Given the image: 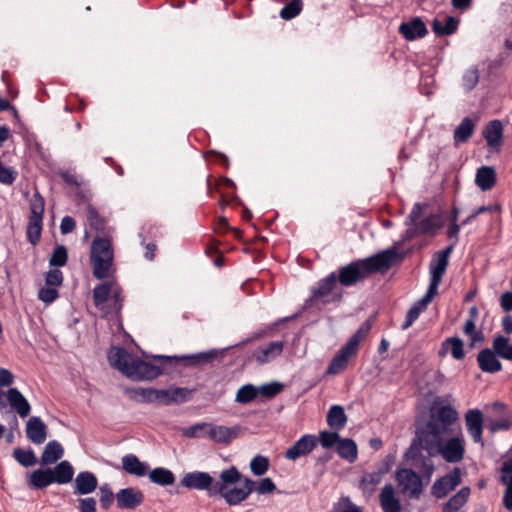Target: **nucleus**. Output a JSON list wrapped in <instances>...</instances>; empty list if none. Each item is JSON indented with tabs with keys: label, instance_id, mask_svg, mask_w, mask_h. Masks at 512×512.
Masks as SVG:
<instances>
[{
	"label": "nucleus",
	"instance_id": "nucleus-1",
	"mask_svg": "<svg viewBox=\"0 0 512 512\" xmlns=\"http://www.w3.org/2000/svg\"><path fill=\"white\" fill-rule=\"evenodd\" d=\"M458 421L457 409L447 399L436 397L430 408L428 421L422 429L417 431V439L426 449L461 430Z\"/></svg>",
	"mask_w": 512,
	"mask_h": 512
},
{
	"label": "nucleus",
	"instance_id": "nucleus-2",
	"mask_svg": "<svg viewBox=\"0 0 512 512\" xmlns=\"http://www.w3.org/2000/svg\"><path fill=\"white\" fill-rule=\"evenodd\" d=\"M400 257L395 248H390L371 257L357 260L339 269L338 280L343 286H352L371 274L389 269Z\"/></svg>",
	"mask_w": 512,
	"mask_h": 512
},
{
	"label": "nucleus",
	"instance_id": "nucleus-3",
	"mask_svg": "<svg viewBox=\"0 0 512 512\" xmlns=\"http://www.w3.org/2000/svg\"><path fill=\"white\" fill-rule=\"evenodd\" d=\"M370 329L371 320L368 319L361 324L357 331L349 338L347 343L333 357L327 368V374L337 375L346 369L349 361L356 356L360 342L368 335Z\"/></svg>",
	"mask_w": 512,
	"mask_h": 512
},
{
	"label": "nucleus",
	"instance_id": "nucleus-4",
	"mask_svg": "<svg viewBox=\"0 0 512 512\" xmlns=\"http://www.w3.org/2000/svg\"><path fill=\"white\" fill-rule=\"evenodd\" d=\"M114 260L112 243L107 238L97 237L91 243L90 262L93 275L105 279L111 275Z\"/></svg>",
	"mask_w": 512,
	"mask_h": 512
},
{
	"label": "nucleus",
	"instance_id": "nucleus-5",
	"mask_svg": "<svg viewBox=\"0 0 512 512\" xmlns=\"http://www.w3.org/2000/svg\"><path fill=\"white\" fill-rule=\"evenodd\" d=\"M430 457L440 455L448 463L460 462L465 453V439L461 430L445 440H441L425 449Z\"/></svg>",
	"mask_w": 512,
	"mask_h": 512
},
{
	"label": "nucleus",
	"instance_id": "nucleus-6",
	"mask_svg": "<svg viewBox=\"0 0 512 512\" xmlns=\"http://www.w3.org/2000/svg\"><path fill=\"white\" fill-rule=\"evenodd\" d=\"M452 251V246L447 247L446 249L437 252L431 260L430 263V274L431 280L428 287L429 292L434 295L437 294L438 287L442 281V277L447 269L449 255Z\"/></svg>",
	"mask_w": 512,
	"mask_h": 512
},
{
	"label": "nucleus",
	"instance_id": "nucleus-7",
	"mask_svg": "<svg viewBox=\"0 0 512 512\" xmlns=\"http://www.w3.org/2000/svg\"><path fill=\"white\" fill-rule=\"evenodd\" d=\"M396 480L404 494L411 498L418 497L422 491L421 477L412 469L400 468L396 472Z\"/></svg>",
	"mask_w": 512,
	"mask_h": 512
},
{
	"label": "nucleus",
	"instance_id": "nucleus-8",
	"mask_svg": "<svg viewBox=\"0 0 512 512\" xmlns=\"http://www.w3.org/2000/svg\"><path fill=\"white\" fill-rule=\"evenodd\" d=\"M461 483V470L455 467L450 473L436 480L432 486V494L441 499Z\"/></svg>",
	"mask_w": 512,
	"mask_h": 512
},
{
	"label": "nucleus",
	"instance_id": "nucleus-9",
	"mask_svg": "<svg viewBox=\"0 0 512 512\" xmlns=\"http://www.w3.org/2000/svg\"><path fill=\"white\" fill-rule=\"evenodd\" d=\"M181 485L189 489L206 490L210 495H215L212 490L214 479L206 472L195 471L185 474Z\"/></svg>",
	"mask_w": 512,
	"mask_h": 512
},
{
	"label": "nucleus",
	"instance_id": "nucleus-10",
	"mask_svg": "<svg viewBox=\"0 0 512 512\" xmlns=\"http://www.w3.org/2000/svg\"><path fill=\"white\" fill-rule=\"evenodd\" d=\"M160 374L159 367L135 357L127 377L135 381H142L155 379Z\"/></svg>",
	"mask_w": 512,
	"mask_h": 512
},
{
	"label": "nucleus",
	"instance_id": "nucleus-11",
	"mask_svg": "<svg viewBox=\"0 0 512 512\" xmlns=\"http://www.w3.org/2000/svg\"><path fill=\"white\" fill-rule=\"evenodd\" d=\"M135 356L120 347H112L108 353L110 365L126 375L131 369Z\"/></svg>",
	"mask_w": 512,
	"mask_h": 512
},
{
	"label": "nucleus",
	"instance_id": "nucleus-12",
	"mask_svg": "<svg viewBox=\"0 0 512 512\" xmlns=\"http://www.w3.org/2000/svg\"><path fill=\"white\" fill-rule=\"evenodd\" d=\"M255 482L249 478H245L243 487H228L219 492L229 505H236L245 500L249 494L254 490Z\"/></svg>",
	"mask_w": 512,
	"mask_h": 512
},
{
	"label": "nucleus",
	"instance_id": "nucleus-13",
	"mask_svg": "<svg viewBox=\"0 0 512 512\" xmlns=\"http://www.w3.org/2000/svg\"><path fill=\"white\" fill-rule=\"evenodd\" d=\"M117 506L120 509H135L142 504L144 500L143 493L136 488H124L119 490L116 495Z\"/></svg>",
	"mask_w": 512,
	"mask_h": 512
},
{
	"label": "nucleus",
	"instance_id": "nucleus-14",
	"mask_svg": "<svg viewBox=\"0 0 512 512\" xmlns=\"http://www.w3.org/2000/svg\"><path fill=\"white\" fill-rule=\"evenodd\" d=\"M467 432L476 443H482L483 414L479 409H470L465 414Z\"/></svg>",
	"mask_w": 512,
	"mask_h": 512
},
{
	"label": "nucleus",
	"instance_id": "nucleus-15",
	"mask_svg": "<svg viewBox=\"0 0 512 512\" xmlns=\"http://www.w3.org/2000/svg\"><path fill=\"white\" fill-rule=\"evenodd\" d=\"M317 440L313 435H304L297 440L285 453V457L289 460L296 459L308 455L316 446Z\"/></svg>",
	"mask_w": 512,
	"mask_h": 512
},
{
	"label": "nucleus",
	"instance_id": "nucleus-16",
	"mask_svg": "<svg viewBox=\"0 0 512 512\" xmlns=\"http://www.w3.org/2000/svg\"><path fill=\"white\" fill-rule=\"evenodd\" d=\"M207 438L218 444H229L238 435L237 427H227L209 423Z\"/></svg>",
	"mask_w": 512,
	"mask_h": 512
},
{
	"label": "nucleus",
	"instance_id": "nucleus-17",
	"mask_svg": "<svg viewBox=\"0 0 512 512\" xmlns=\"http://www.w3.org/2000/svg\"><path fill=\"white\" fill-rule=\"evenodd\" d=\"M182 389H176L171 394L167 390H156L152 388H137L134 390L135 397H140L144 401H154L162 398H167L166 403L177 401Z\"/></svg>",
	"mask_w": 512,
	"mask_h": 512
},
{
	"label": "nucleus",
	"instance_id": "nucleus-18",
	"mask_svg": "<svg viewBox=\"0 0 512 512\" xmlns=\"http://www.w3.org/2000/svg\"><path fill=\"white\" fill-rule=\"evenodd\" d=\"M10 407L21 417L26 418L31 411L27 399L17 388H9L5 393Z\"/></svg>",
	"mask_w": 512,
	"mask_h": 512
},
{
	"label": "nucleus",
	"instance_id": "nucleus-19",
	"mask_svg": "<svg viewBox=\"0 0 512 512\" xmlns=\"http://www.w3.org/2000/svg\"><path fill=\"white\" fill-rule=\"evenodd\" d=\"M98 486L97 477L89 471L78 473L74 480V494L87 495L96 490Z\"/></svg>",
	"mask_w": 512,
	"mask_h": 512
},
{
	"label": "nucleus",
	"instance_id": "nucleus-20",
	"mask_svg": "<svg viewBox=\"0 0 512 512\" xmlns=\"http://www.w3.org/2000/svg\"><path fill=\"white\" fill-rule=\"evenodd\" d=\"M487 145L495 150H499L503 143V126L499 120L489 122L482 131Z\"/></svg>",
	"mask_w": 512,
	"mask_h": 512
},
{
	"label": "nucleus",
	"instance_id": "nucleus-21",
	"mask_svg": "<svg viewBox=\"0 0 512 512\" xmlns=\"http://www.w3.org/2000/svg\"><path fill=\"white\" fill-rule=\"evenodd\" d=\"M26 436L34 444H42L47 438L46 425L38 416L31 417L26 424Z\"/></svg>",
	"mask_w": 512,
	"mask_h": 512
},
{
	"label": "nucleus",
	"instance_id": "nucleus-22",
	"mask_svg": "<svg viewBox=\"0 0 512 512\" xmlns=\"http://www.w3.org/2000/svg\"><path fill=\"white\" fill-rule=\"evenodd\" d=\"M477 362L480 369L486 373H496L502 369L498 355L490 348H485L478 353Z\"/></svg>",
	"mask_w": 512,
	"mask_h": 512
},
{
	"label": "nucleus",
	"instance_id": "nucleus-23",
	"mask_svg": "<svg viewBox=\"0 0 512 512\" xmlns=\"http://www.w3.org/2000/svg\"><path fill=\"white\" fill-rule=\"evenodd\" d=\"M399 32L405 39L412 41L416 38L424 37L428 31L425 23L419 17H416L410 22L402 23L399 27Z\"/></svg>",
	"mask_w": 512,
	"mask_h": 512
},
{
	"label": "nucleus",
	"instance_id": "nucleus-24",
	"mask_svg": "<svg viewBox=\"0 0 512 512\" xmlns=\"http://www.w3.org/2000/svg\"><path fill=\"white\" fill-rule=\"evenodd\" d=\"M501 482L506 486L503 495V506L512 512V460H506L501 468Z\"/></svg>",
	"mask_w": 512,
	"mask_h": 512
},
{
	"label": "nucleus",
	"instance_id": "nucleus-25",
	"mask_svg": "<svg viewBox=\"0 0 512 512\" xmlns=\"http://www.w3.org/2000/svg\"><path fill=\"white\" fill-rule=\"evenodd\" d=\"M459 20L452 16L441 15L434 18L432 30L438 36L453 34L458 27Z\"/></svg>",
	"mask_w": 512,
	"mask_h": 512
},
{
	"label": "nucleus",
	"instance_id": "nucleus-26",
	"mask_svg": "<svg viewBox=\"0 0 512 512\" xmlns=\"http://www.w3.org/2000/svg\"><path fill=\"white\" fill-rule=\"evenodd\" d=\"M379 500L384 512H401L400 501L395 496V490L391 484L382 488Z\"/></svg>",
	"mask_w": 512,
	"mask_h": 512
},
{
	"label": "nucleus",
	"instance_id": "nucleus-27",
	"mask_svg": "<svg viewBox=\"0 0 512 512\" xmlns=\"http://www.w3.org/2000/svg\"><path fill=\"white\" fill-rule=\"evenodd\" d=\"M434 296L433 293L427 291L426 294L409 309L406 319L402 324L403 330L408 329L414 323L421 312H423L433 300Z\"/></svg>",
	"mask_w": 512,
	"mask_h": 512
},
{
	"label": "nucleus",
	"instance_id": "nucleus-28",
	"mask_svg": "<svg viewBox=\"0 0 512 512\" xmlns=\"http://www.w3.org/2000/svg\"><path fill=\"white\" fill-rule=\"evenodd\" d=\"M387 471L388 467H381L377 471L365 474L360 481V488L363 493L368 496L372 495Z\"/></svg>",
	"mask_w": 512,
	"mask_h": 512
},
{
	"label": "nucleus",
	"instance_id": "nucleus-29",
	"mask_svg": "<svg viewBox=\"0 0 512 512\" xmlns=\"http://www.w3.org/2000/svg\"><path fill=\"white\" fill-rule=\"evenodd\" d=\"M122 468L123 470L137 477H142L148 472V465L141 462L139 458L134 454H127L122 457Z\"/></svg>",
	"mask_w": 512,
	"mask_h": 512
},
{
	"label": "nucleus",
	"instance_id": "nucleus-30",
	"mask_svg": "<svg viewBox=\"0 0 512 512\" xmlns=\"http://www.w3.org/2000/svg\"><path fill=\"white\" fill-rule=\"evenodd\" d=\"M470 496V488L463 487L444 503L442 512H464L463 508Z\"/></svg>",
	"mask_w": 512,
	"mask_h": 512
},
{
	"label": "nucleus",
	"instance_id": "nucleus-31",
	"mask_svg": "<svg viewBox=\"0 0 512 512\" xmlns=\"http://www.w3.org/2000/svg\"><path fill=\"white\" fill-rule=\"evenodd\" d=\"M282 351L283 343L281 341H275L255 351L254 357L260 364H265L278 357Z\"/></svg>",
	"mask_w": 512,
	"mask_h": 512
},
{
	"label": "nucleus",
	"instance_id": "nucleus-32",
	"mask_svg": "<svg viewBox=\"0 0 512 512\" xmlns=\"http://www.w3.org/2000/svg\"><path fill=\"white\" fill-rule=\"evenodd\" d=\"M476 185L483 191L493 188L496 183V171L491 166L480 167L475 176Z\"/></svg>",
	"mask_w": 512,
	"mask_h": 512
},
{
	"label": "nucleus",
	"instance_id": "nucleus-33",
	"mask_svg": "<svg viewBox=\"0 0 512 512\" xmlns=\"http://www.w3.org/2000/svg\"><path fill=\"white\" fill-rule=\"evenodd\" d=\"M241 479V474L236 467H230L224 470L220 474V481H214V488H212L215 495L225 490L231 485L237 483Z\"/></svg>",
	"mask_w": 512,
	"mask_h": 512
},
{
	"label": "nucleus",
	"instance_id": "nucleus-34",
	"mask_svg": "<svg viewBox=\"0 0 512 512\" xmlns=\"http://www.w3.org/2000/svg\"><path fill=\"white\" fill-rule=\"evenodd\" d=\"M54 483L67 484L72 481L74 468L67 460L61 461L51 469Z\"/></svg>",
	"mask_w": 512,
	"mask_h": 512
},
{
	"label": "nucleus",
	"instance_id": "nucleus-35",
	"mask_svg": "<svg viewBox=\"0 0 512 512\" xmlns=\"http://www.w3.org/2000/svg\"><path fill=\"white\" fill-rule=\"evenodd\" d=\"M64 450L59 442L52 440L48 442L41 455V464L50 465L56 463L62 456Z\"/></svg>",
	"mask_w": 512,
	"mask_h": 512
},
{
	"label": "nucleus",
	"instance_id": "nucleus-36",
	"mask_svg": "<svg viewBox=\"0 0 512 512\" xmlns=\"http://www.w3.org/2000/svg\"><path fill=\"white\" fill-rule=\"evenodd\" d=\"M54 483L50 468L37 469L33 471L28 480V484L35 489H42Z\"/></svg>",
	"mask_w": 512,
	"mask_h": 512
},
{
	"label": "nucleus",
	"instance_id": "nucleus-37",
	"mask_svg": "<svg viewBox=\"0 0 512 512\" xmlns=\"http://www.w3.org/2000/svg\"><path fill=\"white\" fill-rule=\"evenodd\" d=\"M450 352L456 360H461L465 356L464 343L459 337L447 338L441 346L440 355Z\"/></svg>",
	"mask_w": 512,
	"mask_h": 512
},
{
	"label": "nucleus",
	"instance_id": "nucleus-38",
	"mask_svg": "<svg viewBox=\"0 0 512 512\" xmlns=\"http://www.w3.org/2000/svg\"><path fill=\"white\" fill-rule=\"evenodd\" d=\"M492 350L498 357L512 361V344L508 337L500 334L496 335L492 342Z\"/></svg>",
	"mask_w": 512,
	"mask_h": 512
},
{
	"label": "nucleus",
	"instance_id": "nucleus-39",
	"mask_svg": "<svg viewBox=\"0 0 512 512\" xmlns=\"http://www.w3.org/2000/svg\"><path fill=\"white\" fill-rule=\"evenodd\" d=\"M425 205H422L420 203L414 204L409 216L407 217L405 224L408 226H411L409 229L406 230L403 240L409 241L413 237L419 234L417 230V221L422 213V209Z\"/></svg>",
	"mask_w": 512,
	"mask_h": 512
},
{
	"label": "nucleus",
	"instance_id": "nucleus-40",
	"mask_svg": "<svg viewBox=\"0 0 512 512\" xmlns=\"http://www.w3.org/2000/svg\"><path fill=\"white\" fill-rule=\"evenodd\" d=\"M347 422V416L342 406L333 405L328 411L327 414V423L328 425L335 430L342 429Z\"/></svg>",
	"mask_w": 512,
	"mask_h": 512
},
{
	"label": "nucleus",
	"instance_id": "nucleus-41",
	"mask_svg": "<svg viewBox=\"0 0 512 512\" xmlns=\"http://www.w3.org/2000/svg\"><path fill=\"white\" fill-rule=\"evenodd\" d=\"M443 225L441 216L432 214L421 221H417V230L419 234H434Z\"/></svg>",
	"mask_w": 512,
	"mask_h": 512
},
{
	"label": "nucleus",
	"instance_id": "nucleus-42",
	"mask_svg": "<svg viewBox=\"0 0 512 512\" xmlns=\"http://www.w3.org/2000/svg\"><path fill=\"white\" fill-rule=\"evenodd\" d=\"M218 355L216 350L200 352L192 355H183L179 357L181 361H185L190 366H200L212 362Z\"/></svg>",
	"mask_w": 512,
	"mask_h": 512
},
{
	"label": "nucleus",
	"instance_id": "nucleus-43",
	"mask_svg": "<svg viewBox=\"0 0 512 512\" xmlns=\"http://www.w3.org/2000/svg\"><path fill=\"white\" fill-rule=\"evenodd\" d=\"M475 130V123L469 117H465L454 131V140L458 143L467 142Z\"/></svg>",
	"mask_w": 512,
	"mask_h": 512
},
{
	"label": "nucleus",
	"instance_id": "nucleus-44",
	"mask_svg": "<svg viewBox=\"0 0 512 512\" xmlns=\"http://www.w3.org/2000/svg\"><path fill=\"white\" fill-rule=\"evenodd\" d=\"M337 452L339 456L349 462L357 459V445L352 439H340L337 444Z\"/></svg>",
	"mask_w": 512,
	"mask_h": 512
},
{
	"label": "nucleus",
	"instance_id": "nucleus-45",
	"mask_svg": "<svg viewBox=\"0 0 512 512\" xmlns=\"http://www.w3.org/2000/svg\"><path fill=\"white\" fill-rule=\"evenodd\" d=\"M148 477L151 482L161 486L172 485L175 482L174 474L170 470L161 467L151 470Z\"/></svg>",
	"mask_w": 512,
	"mask_h": 512
},
{
	"label": "nucleus",
	"instance_id": "nucleus-46",
	"mask_svg": "<svg viewBox=\"0 0 512 512\" xmlns=\"http://www.w3.org/2000/svg\"><path fill=\"white\" fill-rule=\"evenodd\" d=\"M336 281L335 273L329 274L318 283V286L313 290V296L315 298L327 296L334 289Z\"/></svg>",
	"mask_w": 512,
	"mask_h": 512
},
{
	"label": "nucleus",
	"instance_id": "nucleus-47",
	"mask_svg": "<svg viewBox=\"0 0 512 512\" xmlns=\"http://www.w3.org/2000/svg\"><path fill=\"white\" fill-rule=\"evenodd\" d=\"M257 398V387L252 384L241 386L235 396V401L239 404H248Z\"/></svg>",
	"mask_w": 512,
	"mask_h": 512
},
{
	"label": "nucleus",
	"instance_id": "nucleus-48",
	"mask_svg": "<svg viewBox=\"0 0 512 512\" xmlns=\"http://www.w3.org/2000/svg\"><path fill=\"white\" fill-rule=\"evenodd\" d=\"M463 333L469 337L470 346L474 347L476 344L484 341V334L482 331L476 329L475 322L466 320L463 326Z\"/></svg>",
	"mask_w": 512,
	"mask_h": 512
},
{
	"label": "nucleus",
	"instance_id": "nucleus-49",
	"mask_svg": "<svg viewBox=\"0 0 512 512\" xmlns=\"http://www.w3.org/2000/svg\"><path fill=\"white\" fill-rule=\"evenodd\" d=\"M42 220L43 219L29 218L27 225V238L33 245L37 244L40 240L42 231Z\"/></svg>",
	"mask_w": 512,
	"mask_h": 512
},
{
	"label": "nucleus",
	"instance_id": "nucleus-50",
	"mask_svg": "<svg viewBox=\"0 0 512 512\" xmlns=\"http://www.w3.org/2000/svg\"><path fill=\"white\" fill-rule=\"evenodd\" d=\"M207 426H209L207 422L197 423L193 426L183 428L181 433L187 438H207Z\"/></svg>",
	"mask_w": 512,
	"mask_h": 512
},
{
	"label": "nucleus",
	"instance_id": "nucleus-51",
	"mask_svg": "<svg viewBox=\"0 0 512 512\" xmlns=\"http://www.w3.org/2000/svg\"><path fill=\"white\" fill-rule=\"evenodd\" d=\"M302 0H291L280 11V16L284 20H290L296 17L302 11Z\"/></svg>",
	"mask_w": 512,
	"mask_h": 512
},
{
	"label": "nucleus",
	"instance_id": "nucleus-52",
	"mask_svg": "<svg viewBox=\"0 0 512 512\" xmlns=\"http://www.w3.org/2000/svg\"><path fill=\"white\" fill-rule=\"evenodd\" d=\"M44 209V198L38 192H36L30 202L31 215L29 218L43 219Z\"/></svg>",
	"mask_w": 512,
	"mask_h": 512
},
{
	"label": "nucleus",
	"instance_id": "nucleus-53",
	"mask_svg": "<svg viewBox=\"0 0 512 512\" xmlns=\"http://www.w3.org/2000/svg\"><path fill=\"white\" fill-rule=\"evenodd\" d=\"M479 81V72L476 67L467 69L462 76V87L465 91H471Z\"/></svg>",
	"mask_w": 512,
	"mask_h": 512
},
{
	"label": "nucleus",
	"instance_id": "nucleus-54",
	"mask_svg": "<svg viewBox=\"0 0 512 512\" xmlns=\"http://www.w3.org/2000/svg\"><path fill=\"white\" fill-rule=\"evenodd\" d=\"M13 456L24 467H30L36 464V457L32 450L17 448L14 450Z\"/></svg>",
	"mask_w": 512,
	"mask_h": 512
},
{
	"label": "nucleus",
	"instance_id": "nucleus-55",
	"mask_svg": "<svg viewBox=\"0 0 512 512\" xmlns=\"http://www.w3.org/2000/svg\"><path fill=\"white\" fill-rule=\"evenodd\" d=\"M68 260L67 249L63 245L57 246L49 260V264L54 267H62L65 266Z\"/></svg>",
	"mask_w": 512,
	"mask_h": 512
},
{
	"label": "nucleus",
	"instance_id": "nucleus-56",
	"mask_svg": "<svg viewBox=\"0 0 512 512\" xmlns=\"http://www.w3.org/2000/svg\"><path fill=\"white\" fill-rule=\"evenodd\" d=\"M111 293V286L108 283H101L93 290V300L95 305L100 306L104 304Z\"/></svg>",
	"mask_w": 512,
	"mask_h": 512
},
{
	"label": "nucleus",
	"instance_id": "nucleus-57",
	"mask_svg": "<svg viewBox=\"0 0 512 512\" xmlns=\"http://www.w3.org/2000/svg\"><path fill=\"white\" fill-rule=\"evenodd\" d=\"M269 460L265 456L257 455L250 462L251 472L256 476H261L267 472Z\"/></svg>",
	"mask_w": 512,
	"mask_h": 512
},
{
	"label": "nucleus",
	"instance_id": "nucleus-58",
	"mask_svg": "<svg viewBox=\"0 0 512 512\" xmlns=\"http://www.w3.org/2000/svg\"><path fill=\"white\" fill-rule=\"evenodd\" d=\"M283 386L280 383L272 382L257 387V396L261 395L265 398H271L281 392Z\"/></svg>",
	"mask_w": 512,
	"mask_h": 512
},
{
	"label": "nucleus",
	"instance_id": "nucleus-59",
	"mask_svg": "<svg viewBox=\"0 0 512 512\" xmlns=\"http://www.w3.org/2000/svg\"><path fill=\"white\" fill-rule=\"evenodd\" d=\"M87 220L89 225L96 231L103 230L104 220L92 206L87 207Z\"/></svg>",
	"mask_w": 512,
	"mask_h": 512
},
{
	"label": "nucleus",
	"instance_id": "nucleus-60",
	"mask_svg": "<svg viewBox=\"0 0 512 512\" xmlns=\"http://www.w3.org/2000/svg\"><path fill=\"white\" fill-rule=\"evenodd\" d=\"M319 441L324 448H331L337 446L340 437L337 432L323 431L320 433Z\"/></svg>",
	"mask_w": 512,
	"mask_h": 512
},
{
	"label": "nucleus",
	"instance_id": "nucleus-61",
	"mask_svg": "<svg viewBox=\"0 0 512 512\" xmlns=\"http://www.w3.org/2000/svg\"><path fill=\"white\" fill-rule=\"evenodd\" d=\"M114 499V494L108 484L100 487V502L104 509H108Z\"/></svg>",
	"mask_w": 512,
	"mask_h": 512
},
{
	"label": "nucleus",
	"instance_id": "nucleus-62",
	"mask_svg": "<svg viewBox=\"0 0 512 512\" xmlns=\"http://www.w3.org/2000/svg\"><path fill=\"white\" fill-rule=\"evenodd\" d=\"M16 176L17 172L14 169L3 166L2 162L0 161V182L2 184H12L15 181Z\"/></svg>",
	"mask_w": 512,
	"mask_h": 512
},
{
	"label": "nucleus",
	"instance_id": "nucleus-63",
	"mask_svg": "<svg viewBox=\"0 0 512 512\" xmlns=\"http://www.w3.org/2000/svg\"><path fill=\"white\" fill-rule=\"evenodd\" d=\"M38 297L46 304H50L58 297V291L55 287H44L39 290Z\"/></svg>",
	"mask_w": 512,
	"mask_h": 512
},
{
	"label": "nucleus",
	"instance_id": "nucleus-64",
	"mask_svg": "<svg viewBox=\"0 0 512 512\" xmlns=\"http://www.w3.org/2000/svg\"><path fill=\"white\" fill-rule=\"evenodd\" d=\"M45 282L48 286L56 287L60 286L63 282V274L58 269H52L47 272Z\"/></svg>",
	"mask_w": 512,
	"mask_h": 512
}]
</instances>
